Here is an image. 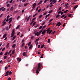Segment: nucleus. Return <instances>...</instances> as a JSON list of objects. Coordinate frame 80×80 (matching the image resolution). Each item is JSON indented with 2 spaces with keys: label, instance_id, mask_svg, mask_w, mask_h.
<instances>
[{
  "label": "nucleus",
  "instance_id": "obj_1",
  "mask_svg": "<svg viewBox=\"0 0 80 80\" xmlns=\"http://www.w3.org/2000/svg\"><path fill=\"white\" fill-rule=\"evenodd\" d=\"M40 64H39L38 66V69L36 71V73L38 74V73H39V72L38 71H40V70H40Z\"/></svg>",
  "mask_w": 80,
  "mask_h": 80
},
{
  "label": "nucleus",
  "instance_id": "obj_2",
  "mask_svg": "<svg viewBox=\"0 0 80 80\" xmlns=\"http://www.w3.org/2000/svg\"><path fill=\"white\" fill-rule=\"evenodd\" d=\"M41 32L40 31L39 32H37L35 34V35L36 36V35H37V36H39V35H40V33H41Z\"/></svg>",
  "mask_w": 80,
  "mask_h": 80
},
{
  "label": "nucleus",
  "instance_id": "obj_3",
  "mask_svg": "<svg viewBox=\"0 0 80 80\" xmlns=\"http://www.w3.org/2000/svg\"><path fill=\"white\" fill-rule=\"evenodd\" d=\"M39 64H40V68H39V71L41 69V67H42V65L40 63H39L38 64V65H39Z\"/></svg>",
  "mask_w": 80,
  "mask_h": 80
},
{
  "label": "nucleus",
  "instance_id": "obj_4",
  "mask_svg": "<svg viewBox=\"0 0 80 80\" xmlns=\"http://www.w3.org/2000/svg\"><path fill=\"white\" fill-rule=\"evenodd\" d=\"M9 17H10L9 15H8L7 17V19L6 20V21L8 22V21L9 20Z\"/></svg>",
  "mask_w": 80,
  "mask_h": 80
},
{
  "label": "nucleus",
  "instance_id": "obj_5",
  "mask_svg": "<svg viewBox=\"0 0 80 80\" xmlns=\"http://www.w3.org/2000/svg\"><path fill=\"white\" fill-rule=\"evenodd\" d=\"M9 71H7V72L6 73V74L5 75V76L6 77H7V76H8V75L9 74Z\"/></svg>",
  "mask_w": 80,
  "mask_h": 80
},
{
  "label": "nucleus",
  "instance_id": "obj_6",
  "mask_svg": "<svg viewBox=\"0 0 80 80\" xmlns=\"http://www.w3.org/2000/svg\"><path fill=\"white\" fill-rule=\"evenodd\" d=\"M6 23L7 22H3L2 24L1 25V27H2V26H4L5 25H6Z\"/></svg>",
  "mask_w": 80,
  "mask_h": 80
},
{
  "label": "nucleus",
  "instance_id": "obj_7",
  "mask_svg": "<svg viewBox=\"0 0 80 80\" xmlns=\"http://www.w3.org/2000/svg\"><path fill=\"white\" fill-rule=\"evenodd\" d=\"M30 17H31V16H29L26 22H28L29 20H30Z\"/></svg>",
  "mask_w": 80,
  "mask_h": 80
},
{
  "label": "nucleus",
  "instance_id": "obj_8",
  "mask_svg": "<svg viewBox=\"0 0 80 80\" xmlns=\"http://www.w3.org/2000/svg\"><path fill=\"white\" fill-rule=\"evenodd\" d=\"M46 32V31L45 30H43L42 32V34L43 35V34H45Z\"/></svg>",
  "mask_w": 80,
  "mask_h": 80
},
{
  "label": "nucleus",
  "instance_id": "obj_9",
  "mask_svg": "<svg viewBox=\"0 0 80 80\" xmlns=\"http://www.w3.org/2000/svg\"><path fill=\"white\" fill-rule=\"evenodd\" d=\"M17 60L19 61V62H20L21 60H22V59L20 58H18L17 59Z\"/></svg>",
  "mask_w": 80,
  "mask_h": 80
},
{
  "label": "nucleus",
  "instance_id": "obj_10",
  "mask_svg": "<svg viewBox=\"0 0 80 80\" xmlns=\"http://www.w3.org/2000/svg\"><path fill=\"white\" fill-rule=\"evenodd\" d=\"M53 12V10H51L50 11H49L48 12V13H52V12Z\"/></svg>",
  "mask_w": 80,
  "mask_h": 80
},
{
  "label": "nucleus",
  "instance_id": "obj_11",
  "mask_svg": "<svg viewBox=\"0 0 80 80\" xmlns=\"http://www.w3.org/2000/svg\"><path fill=\"white\" fill-rule=\"evenodd\" d=\"M26 52H24L23 53L22 55H23V56H26Z\"/></svg>",
  "mask_w": 80,
  "mask_h": 80
},
{
  "label": "nucleus",
  "instance_id": "obj_12",
  "mask_svg": "<svg viewBox=\"0 0 80 80\" xmlns=\"http://www.w3.org/2000/svg\"><path fill=\"white\" fill-rule=\"evenodd\" d=\"M60 17V16L58 14V15H56V18H58V17Z\"/></svg>",
  "mask_w": 80,
  "mask_h": 80
},
{
  "label": "nucleus",
  "instance_id": "obj_13",
  "mask_svg": "<svg viewBox=\"0 0 80 80\" xmlns=\"http://www.w3.org/2000/svg\"><path fill=\"white\" fill-rule=\"evenodd\" d=\"M16 47V44H14L12 45V48H15Z\"/></svg>",
  "mask_w": 80,
  "mask_h": 80
},
{
  "label": "nucleus",
  "instance_id": "obj_14",
  "mask_svg": "<svg viewBox=\"0 0 80 80\" xmlns=\"http://www.w3.org/2000/svg\"><path fill=\"white\" fill-rule=\"evenodd\" d=\"M15 53V50H13V51H12V54H14Z\"/></svg>",
  "mask_w": 80,
  "mask_h": 80
},
{
  "label": "nucleus",
  "instance_id": "obj_15",
  "mask_svg": "<svg viewBox=\"0 0 80 80\" xmlns=\"http://www.w3.org/2000/svg\"><path fill=\"white\" fill-rule=\"evenodd\" d=\"M58 27H59V26H60V25H61V22H58Z\"/></svg>",
  "mask_w": 80,
  "mask_h": 80
},
{
  "label": "nucleus",
  "instance_id": "obj_16",
  "mask_svg": "<svg viewBox=\"0 0 80 80\" xmlns=\"http://www.w3.org/2000/svg\"><path fill=\"white\" fill-rule=\"evenodd\" d=\"M44 46H45V45L44 44H43L42 45H41V48H43V47H44Z\"/></svg>",
  "mask_w": 80,
  "mask_h": 80
},
{
  "label": "nucleus",
  "instance_id": "obj_17",
  "mask_svg": "<svg viewBox=\"0 0 80 80\" xmlns=\"http://www.w3.org/2000/svg\"><path fill=\"white\" fill-rule=\"evenodd\" d=\"M15 38H16V36L15 35L13 37L12 39V40H15Z\"/></svg>",
  "mask_w": 80,
  "mask_h": 80
},
{
  "label": "nucleus",
  "instance_id": "obj_18",
  "mask_svg": "<svg viewBox=\"0 0 80 80\" xmlns=\"http://www.w3.org/2000/svg\"><path fill=\"white\" fill-rule=\"evenodd\" d=\"M12 20H10L8 22V23H9V24H10L12 22Z\"/></svg>",
  "mask_w": 80,
  "mask_h": 80
},
{
  "label": "nucleus",
  "instance_id": "obj_19",
  "mask_svg": "<svg viewBox=\"0 0 80 80\" xmlns=\"http://www.w3.org/2000/svg\"><path fill=\"white\" fill-rule=\"evenodd\" d=\"M32 44H31L29 47V49H31V48H32Z\"/></svg>",
  "mask_w": 80,
  "mask_h": 80
},
{
  "label": "nucleus",
  "instance_id": "obj_20",
  "mask_svg": "<svg viewBox=\"0 0 80 80\" xmlns=\"http://www.w3.org/2000/svg\"><path fill=\"white\" fill-rule=\"evenodd\" d=\"M41 10H42L41 8H40V9L38 10V13H40V12L41 11Z\"/></svg>",
  "mask_w": 80,
  "mask_h": 80
},
{
  "label": "nucleus",
  "instance_id": "obj_21",
  "mask_svg": "<svg viewBox=\"0 0 80 80\" xmlns=\"http://www.w3.org/2000/svg\"><path fill=\"white\" fill-rule=\"evenodd\" d=\"M4 59H6V58H7V56H4L3 57Z\"/></svg>",
  "mask_w": 80,
  "mask_h": 80
},
{
  "label": "nucleus",
  "instance_id": "obj_22",
  "mask_svg": "<svg viewBox=\"0 0 80 80\" xmlns=\"http://www.w3.org/2000/svg\"><path fill=\"white\" fill-rule=\"evenodd\" d=\"M12 10H13V7H12L10 9V10L11 11H12Z\"/></svg>",
  "mask_w": 80,
  "mask_h": 80
},
{
  "label": "nucleus",
  "instance_id": "obj_23",
  "mask_svg": "<svg viewBox=\"0 0 80 80\" xmlns=\"http://www.w3.org/2000/svg\"><path fill=\"white\" fill-rule=\"evenodd\" d=\"M28 5V3H26L24 4V7H25L26 6H27V5Z\"/></svg>",
  "mask_w": 80,
  "mask_h": 80
},
{
  "label": "nucleus",
  "instance_id": "obj_24",
  "mask_svg": "<svg viewBox=\"0 0 80 80\" xmlns=\"http://www.w3.org/2000/svg\"><path fill=\"white\" fill-rule=\"evenodd\" d=\"M10 4H8L7 5V7H10Z\"/></svg>",
  "mask_w": 80,
  "mask_h": 80
},
{
  "label": "nucleus",
  "instance_id": "obj_25",
  "mask_svg": "<svg viewBox=\"0 0 80 80\" xmlns=\"http://www.w3.org/2000/svg\"><path fill=\"white\" fill-rule=\"evenodd\" d=\"M20 27V25H18L16 28V29H18Z\"/></svg>",
  "mask_w": 80,
  "mask_h": 80
},
{
  "label": "nucleus",
  "instance_id": "obj_26",
  "mask_svg": "<svg viewBox=\"0 0 80 80\" xmlns=\"http://www.w3.org/2000/svg\"><path fill=\"white\" fill-rule=\"evenodd\" d=\"M77 7H78V5H77L74 8V9H75L76 8H77Z\"/></svg>",
  "mask_w": 80,
  "mask_h": 80
},
{
  "label": "nucleus",
  "instance_id": "obj_27",
  "mask_svg": "<svg viewBox=\"0 0 80 80\" xmlns=\"http://www.w3.org/2000/svg\"><path fill=\"white\" fill-rule=\"evenodd\" d=\"M42 3V1H41L39 2L38 3V5H40V4Z\"/></svg>",
  "mask_w": 80,
  "mask_h": 80
},
{
  "label": "nucleus",
  "instance_id": "obj_28",
  "mask_svg": "<svg viewBox=\"0 0 80 80\" xmlns=\"http://www.w3.org/2000/svg\"><path fill=\"white\" fill-rule=\"evenodd\" d=\"M42 16H43L42 15H40L39 17V18H40V19L41 18H42Z\"/></svg>",
  "mask_w": 80,
  "mask_h": 80
},
{
  "label": "nucleus",
  "instance_id": "obj_29",
  "mask_svg": "<svg viewBox=\"0 0 80 80\" xmlns=\"http://www.w3.org/2000/svg\"><path fill=\"white\" fill-rule=\"evenodd\" d=\"M31 43L32 42H29L28 44V46H30V45H31Z\"/></svg>",
  "mask_w": 80,
  "mask_h": 80
},
{
  "label": "nucleus",
  "instance_id": "obj_30",
  "mask_svg": "<svg viewBox=\"0 0 80 80\" xmlns=\"http://www.w3.org/2000/svg\"><path fill=\"white\" fill-rule=\"evenodd\" d=\"M32 6H34V7H35V6H36V3H34L33 5Z\"/></svg>",
  "mask_w": 80,
  "mask_h": 80
},
{
  "label": "nucleus",
  "instance_id": "obj_31",
  "mask_svg": "<svg viewBox=\"0 0 80 80\" xmlns=\"http://www.w3.org/2000/svg\"><path fill=\"white\" fill-rule=\"evenodd\" d=\"M6 47H7V48H8V47H9V43H8L7 45H6Z\"/></svg>",
  "mask_w": 80,
  "mask_h": 80
},
{
  "label": "nucleus",
  "instance_id": "obj_32",
  "mask_svg": "<svg viewBox=\"0 0 80 80\" xmlns=\"http://www.w3.org/2000/svg\"><path fill=\"white\" fill-rule=\"evenodd\" d=\"M12 52V49H11L10 51L8 53V55H9L10 53H11V52Z\"/></svg>",
  "mask_w": 80,
  "mask_h": 80
},
{
  "label": "nucleus",
  "instance_id": "obj_33",
  "mask_svg": "<svg viewBox=\"0 0 80 80\" xmlns=\"http://www.w3.org/2000/svg\"><path fill=\"white\" fill-rule=\"evenodd\" d=\"M5 50V48H4L2 50V52H3Z\"/></svg>",
  "mask_w": 80,
  "mask_h": 80
},
{
  "label": "nucleus",
  "instance_id": "obj_34",
  "mask_svg": "<svg viewBox=\"0 0 80 80\" xmlns=\"http://www.w3.org/2000/svg\"><path fill=\"white\" fill-rule=\"evenodd\" d=\"M5 10H6V8H4L3 9H2V11H5Z\"/></svg>",
  "mask_w": 80,
  "mask_h": 80
},
{
  "label": "nucleus",
  "instance_id": "obj_35",
  "mask_svg": "<svg viewBox=\"0 0 80 80\" xmlns=\"http://www.w3.org/2000/svg\"><path fill=\"white\" fill-rule=\"evenodd\" d=\"M35 23H36V22H33V23L32 24V26H34L35 25Z\"/></svg>",
  "mask_w": 80,
  "mask_h": 80
},
{
  "label": "nucleus",
  "instance_id": "obj_36",
  "mask_svg": "<svg viewBox=\"0 0 80 80\" xmlns=\"http://www.w3.org/2000/svg\"><path fill=\"white\" fill-rule=\"evenodd\" d=\"M3 8H4V7H2L1 8H0V12L2 10V9H3Z\"/></svg>",
  "mask_w": 80,
  "mask_h": 80
},
{
  "label": "nucleus",
  "instance_id": "obj_37",
  "mask_svg": "<svg viewBox=\"0 0 80 80\" xmlns=\"http://www.w3.org/2000/svg\"><path fill=\"white\" fill-rule=\"evenodd\" d=\"M47 27L46 25L44 26L42 28V29H44V28H45V27Z\"/></svg>",
  "mask_w": 80,
  "mask_h": 80
},
{
  "label": "nucleus",
  "instance_id": "obj_38",
  "mask_svg": "<svg viewBox=\"0 0 80 80\" xmlns=\"http://www.w3.org/2000/svg\"><path fill=\"white\" fill-rule=\"evenodd\" d=\"M3 14H1L0 16V18L2 17V16H3Z\"/></svg>",
  "mask_w": 80,
  "mask_h": 80
},
{
  "label": "nucleus",
  "instance_id": "obj_39",
  "mask_svg": "<svg viewBox=\"0 0 80 80\" xmlns=\"http://www.w3.org/2000/svg\"><path fill=\"white\" fill-rule=\"evenodd\" d=\"M8 54V52H7L5 53L4 55H7Z\"/></svg>",
  "mask_w": 80,
  "mask_h": 80
},
{
  "label": "nucleus",
  "instance_id": "obj_40",
  "mask_svg": "<svg viewBox=\"0 0 80 80\" xmlns=\"http://www.w3.org/2000/svg\"><path fill=\"white\" fill-rule=\"evenodd\" d=\"M8 68V67L6 66V67H5V70H7V69Z\"/></svg>",
  "mask_w": 80,
  "mask_h": 80
},
{
  "label": "nucleus",
  "instance_id": "obj_41",
  "mask_svg": "<svg viewBox=\"0 0 80 80\" xmlns=\"http://www.w3.org/2000/svg\"><path fill=\"white\" fill-rule=\"evenodd\" d=\"M56 2H57V1H56V0H53L52 1V2H55L56 3Z\"/></svg>",
  "mask_w": 80,
  "mask_h": 80
},
{
  "label": "nucleus",
  "instance_id": "obj_42",
  "mask_svg": "<svg viewBox=\"0 0 80 80\" xmlns=\"http://www.w3.org/2000/svg\"><path fill=\"white\" fill-rule=\"evenodd\" d=\"M38 40H39V38H38L36 39L35 41V42H37V41H38Z\"/></svg>",
  "mask_w": 80,
  "mask_h": 80
},
{
  "label": "nucleus",
  "instance_id": "obj_43",
  "mask_svg": "<svg viewBox=\"0 0 80 80\" xmlns=\"http://www.w3.org/2000/svg\"><path fill=\"white\" fill-rule=\"evenodd\" d=\"M72 17V14H70L68 15L69 17Z\"/></svg>",
  "mask_w": 80,
  "mask_h": 80
},
{
  "label": "nucleus",
  "instance_id": "obj_44",
  "mask_svg": "<svg viewBox=\"0 0 80 80\" xmlns=\"http://www.w3.org/2000/svg\"><path fill=\"white\" fill-rule=\"evenodd\" d=\"M48 42L49 43H50V39H48Z\"/></svg>",
  "mask_w": 80,
  "mask_h": 80
},
{
  "label": "nucleus",
  "instance_id": "obj_45",
  "mask_svg": "<svg viewBox=\"0 0 80 80\" xmlns=\"http://www.w3.org/2000/svg\"><path fill=\"white\" fill-rule=\"evenodd\" d=\"M68 10H66L64 12V13H67V12H68Z\"/></svg>",
  "mask_w": 80,
  "mask_h": 80
},
{
  "label": "nucleus",
  "instance_id": "obj_46",
  "mask_svg": "<svg viewBox=\"0 0 80 80\" xmlns=\"http://www.w3.org/2000/svg\"><path fill=\"white\" fill-rule=\"evenodd\" d=\"M6 36H7V34H4L3 36V38H4V37H6Z\"/></svg>",
  "mask_w": 80,
  "mask_h": 80
},
{
  "label": "nucleus",
  "instance_id": "obj_47",
  "mask_svg": "<svg viewBox=\"0 0 80 80\" xmlns=\"http://www.w3.org/2000/svg\"><path fill=\"white\" fill-rule=\"evenodd\" d=\"M13 19V18H10L9 19V20H12V19Z\"/></svg>",
  "mask_w": 80,
  "mask_h": 80
},
{
  "label": "nucleus",
  "instance_id": "obj_48",
  "mask_svg": "<svg viewBox=\"0 0 80 80\" xmlns=\"http://www.w3.org/2000/svg\"><path fill=\"white\" fill-rule=\"evenodd\" d=\"M12 2H13V0H11L9 2L10 3H12Z\"/></svg>",
  "mask_w": 80,
  "mask_h": 80
},
{
  "label": "nucleus",
  "instance_id": "obj_49",
  "mask_svg": "<svg viewBox=\"0 0 80 80\" xmlns=\"http://www.w3.org/2000/svg\"><path fill=\"white\" fill-rule=\"evenodd\" d=\"M3 55V52H1L0 53V55Z\"/></svg>",
  "mask_w": 80,
  "mask_h": 80
},
{
  "label": "nucleus",
  "instance_id": "obj_50",
  "mask_svg": "<svg viewBox=\"0 0 80 80\" xmlns=\"http://www.w3.org/2000/svg\"><path fill=\"white\" fill-rule=\"evenodd\" d=\"M62 12V11H59L58 12V15H59V13H61V12Z\"/></svg>",
  "mask_w": 80,
  "mask_h": 80
},
{
  "label": "nucleus",
  "instance_id": "obj_51",
  "mask_svg": "<svg viewBox=\"0 0 80 80\" xmlns=\"http://www.w3.org/2000/svg\"><path fill=\"white\" fill-rule=\"evenodd\" d=\"M40 47V45H39L38 46V48H39Z\"/></svg>",
  "mask_w": 80,
  "mask_h": 80
},
{
  "label": "nucleus",
  "instance_id": "obj_52",
  "mask_svg": "<svg viewBox=\"0 0 80 80\" xmlns=\"http://www.w3.org/2000/svg\"><path fill=\"white\" fill-rule=\"evenodd\" d=\"M9 75H11L12 74V72L10 71L9 73Z\"/></svg>",
  "mask_w": 80,
  "mask_h": 80
},
{
  "label": "nucleus",
  "instance_id": "obj_53",
  "mask_svg": "<svg viewBox=\"0 0 80 80\" xmlns=\"http://www.w3.org/2000/svg\"><path fill=\"white\" fill-rule=\"evenodd\" d=\"M15 32V30L13 29L12 30V34L13 33H14Z\"/></svg>",
  "mask_w": 80,
  "mask_h": 80
},
{
  "label": "nucleus",
  "instance_id": "obj_54",
  "mask_svg": "<svg viewBox=\"0 0 80 80\" xmlns=\"http://www.w3.org/2000/svg\"><path fill=\"white\" fill-rule=\"evenodd\" d=\"M52 32V30H51L49 32V34H50L51 33V32Z\"/></svg>",
  "mask_w": 80,
  "mask_h": 80
},
{
  "label": "nucleus",
  "instance_id": "obj_55",
  "mask_svg": "<svg viewBox=\"0 0 80 80\" xmlns=\"http://www.w3.org/2000/svg\"><path fill=\"white\" fill-rule=\"evenodd\" d=\"M6 30L8 31V30L9 29L8 27H6Z\"/></svg>",
  "mask_w": 80,
  "mask_h": 80
},
{
  "label": "nucleus",
  "instance_id": "obj_56",
  "mask_svg": "<svg viewBox=\"0 0 80 80\" xmlns=\"http://www.w3.org/2000/svg\"><path fill=\"white\" fill-rule=\"evenodd\" d=\"M61 9H62V7H61L59 8H58L59 10H61Z\"/></svg>",
  "mask_w": 80,
  "mask_h": 80
},
{
  "label": "nucleus",
  "instance_id": "obj_57",
  "mask_svg": "<svg viewBox=\"0 0 80 80\" xmlns=\"http://www.w3.org/2000/svg\"><path fill=\"white\" fill-rule=\"evenodd\" d=\"M41 28H42V26H40L39 27V29H40Z\"/></svg>",
  "mask_w": 80,
  "mask_h": 80
},
{
  "label": "nucleus",
  "instance_id": "obj_58",
  "mask_svg": "<svg viewBox=\"0 0 80 80\" xmlns=\"http://www.w3.org/2000/svg\"><path fill=\"white\" fill-rule=\"evenodd\" d=\"M24 45V43H23L22 45V46H21L22 47H23V45Z\"/></svg>",
  "mask_w": 80,
  "mask_h": 80
},
{
  "label": "nucleus",
  "instance_id": "obj_59",
  "mask_svg": "<svg viewBox=\"0 0 80 80\" xmlns=\"http://www.w3.org/2000/svg\"><path fill=\"white\" fill-rule=\"evenodd\" d=\"M43 54H42V55H41V56L40 57V58H43Z\"/></svg>",
  "mask_w": 80,
  "mask_h": 80
},
{
  "label": "nucleus",
  "instance_id": "obj_60",
  "mask_svg": "<svg viewBox=\"0 0 80 80\" xmlns=\"http://www.w3.org/2000/svg\"><path fill=\"white\" fill-rule=\"evenodd\" d=\"M10 10V8H8L6 12H8Z\"/></svg>",
  "mask_w": 80,
  "mask_h": 80
},
{
  "label": "nucleus",
  "instance_id": "obj_61",
  "mask_svg": "<svg viewBox=\"0 0 80 80\" xmlns=\"http://www.w3.org/2000/svg\"><path fill=\"white\" fill-rule=\"evenodd\" d=\"M64 26H65V23H64L62 25V27H63Z\"/></svg>",
  "mask_w": 80,
  "mask_h": 80
},
{
  "label": "nucleus",
  "instance_id": "obj_62",
  "mask_svg": "<svg viewBox=\"0 0 80 80\" xmlns=\"http://www.w3.org/2000/svg\"><path fill=\"white\" fill-rule=\"evenodd\" d=\"M64 17H65V15H63L61 17V18H63Z\"/></svg>",
  "mask_w": 80,
  "mask_h": 80
},
{
  "label": "nucleus",
  "instance_id": "obj_63",
  "mask_svg": "<svg viewBox=\"0 0 80 80\" xmlns=\"http://www.w3.org/2000/svg\"><path fill=\"white\" fill-rule=\"evenodd\" d=\"M8 80H12V79L10 78H9L8 79Z\"/></svg>",
  "mask_w": 80,
  "mask_h": 80
},
{
  "label": "nucleus",
  "instance_id": "obj_64",
  "mask_svg": "<svg viewBox=\"0 0 80 80\" xmlns=\"http://www.w3.org/2000/svg\"><path fill=\"white\" fill-rule=\"evenodd\" d=\"M63 12H61V15H63Z\"/></svg>",
  "mask_w": 80,
  "mask_h": 80
}]
</instances>
